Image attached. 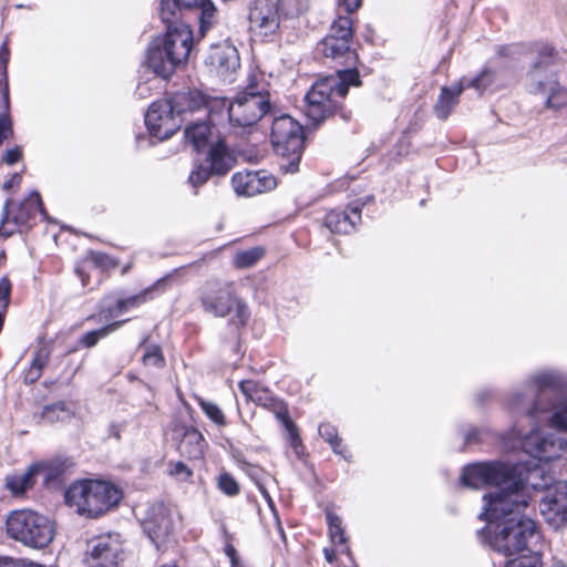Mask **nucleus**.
I'll return each mask as SVG.
<instances>
[{
	"label": "nucleus",
	"instance_id": "1",
	"mask_svg": "<svg viewBox=\"0 0 567 567\" xmlns=\"http://www.w3.org/2000/svg\"><path fill=\"white\" fill-rule=\"evenodd\" d=\"M483 502L478 518L485 526L476 534L484 546L505 557L542 547V527L525 514L529 505L525 489L512 495L489 492L483 495Z\"/></svg>",
	"mask_w": 567,
	"mask_h": 567
},
{
	"label": "nucleus",
	"instance_id": "2",
	"mask_svg": "<svg viewBox=\"0 0 567 567\" xmlns=\"http://www.w3.org/2000/svg\"><path fill=\"white\" fill-rule=\"evenodd\" d=\"M352 38L351 17L339 14L329 33L317 45L318 52L326 58L339 60L340 64L348 68L338 70L336 75L318 80L307 92L303 111L313 126L321 124L339 109V100L348 94L350 85L360 84L359 72L354 68L358 56L351 49Z\"/></svg>",
	"mask_w": 567,
	"mask_h": 567
},
{
	"label": "nucleus",
	"instance_id": "3",
	"mask_svg": "<svg viewBox=\"0 0 567 567\" xmlns=\"http://www.w3.org/2000/svg\"><path fill=\"white\" fill-rule=\"evenodd\" d=\"M71 471V456L59 452L31 463L23 474L6 477V487L16 496L34 487L37 477L41 476V485L49 492H63L64 503L71 506V485L66 486Z\"/></svg>",
	"mask_w": 567,
	"mask_h": 567
},
{
	"label": "nucleus",
	"instance_id": "4",
	"mask_svg": "<svg viewBox=\"0 0 567 567\" xmlns=\"http://www.w3.org/2000/svg\"><path fill=\"white\" fill-rule=\"evenodd\" d=\"M463 487L478 489L483 486H496L495 492L506 495L525 489L526 482L519 467L501 460L473 462L463 466L460 475Z\"/></svg>",
	"mask_w": 567,
	"mask_h": 567
},
{
	"label": "nucleus",
	"instance_id": "5",
	"mask_svg": "<svg viewBox=\"0 0 567 567\" xmlns=\"http://www.w3.org/2000/svg\"><path fill=\"white\" fill-rule=\"evenodd\" d=\"M166 27V34L155 39L147 53V66L164 79H168L187 60L193 45V34L187 25Z\"/></svg>",
	"mask_w": 567,
	"mask_h": 567
},
{
	"label": "nucleus",
	"instance_id": "6",
	"mask_svg": "<svg viewBox=\"0 0 567 567\" xmlns=\"http://www.w3.org/2000/svg\"><path fill=\"white\" fill-rule=\"evenodd\" d=\"M522 427H506L498 434V441L504 451H523L529 456L544 462L553 461L559 456V451L567 447V442L555 437L554 434H544L543 427H530L523 433Z\"/></svg>",
	"mask_w": 567,
	"mask_h": 567
},
{
	"label": "nucleus",
	"instance_id": "7",
	"mask_svg": "<svg viewBox=\"0 0 567 567\" xmlns=\"http://www.w3.org/2000/svg\"><path fill=\"white\" fill-rule=\"evenodd\" d=\"M537 60L528 71L529 91L544 99L545 106L553 111L567 109V87L561 85L555 73L551 71L554 65V49L544 44L538 49Z\"/></svg>",
	"mask_w": 567,
	"mask_h": 567
},
{
	"label": "nucleus",
	"instance_id": "8",
	"mask_svg": "<svg viewBox=\"0 0 567 567\" xmlns=\"http://www.w3.org/2000/svg\"><path fill=\"white\" fill-rule=\"evenodd\" d=\"M79 492L76 512L89 518H99L118 507L124 494L117 485L101 480L73 481V498Z\"/></svg>",
	"mask_w": 567,
	"mask_h": 567
},
{
	"label": "nucleus",
	"instance_id": "9",
	"mask_svg": "<svg viewBox=\"0 0 567 567\" xmlns=\"http://www.w3.org/2000/svg\"><path fill=\"white\" fill-rule=\"evenodd\" d=\"M6 530L10 538L31 548H44L53 539V523L31 509H16L8 514Z\"/></svg>",
	"mask_w": 567,
	"mask_h": 567
},
{
	"label": "nucleus",
	"instance_id": "10",
	"mask_svg": "<svg viewBox=\"0 0 567 567\" xmlns=\"http://www.w3.org/2000/svg\"><path fill=\"white\" fill-rule=\"evenodd\" d=\"M270 138L275 152L281 157L280 171L285 174L298 172L303 148L302 126L289 115L276 116Z\"/></svg>",
	"mask_w": 567,
	"mask_h": 567
},
{
	"label": "nucleus",
	"instance_id": "11",
	"mask_svg": "<svg viewBox=\"0 0 567 567\" xmlns=\"http://www.w3.org/2000/svg\"><path fill=\"white\" fill-rule=\"evenodd\" d=\"M200 301L206 312L224 318L235 308V317L240 324L249 319V310L245 301L234 293L233 282H207Z\"/></svg>",
	"mask_w": 567,
	"mask_h": 567
},
{
	"label": "nucleus",
	"instance_id": "12",
	"mask_svg": "<svg viewBox=\"0 0 567 567\" xmlns=\"http://www.w3.org/2000/svg\"><path fill=\"white\" fill-rule=\"evenodd\" d=\"M564 385L565 381L563 377L556 371L544 370L535 372L525 381L526 390L534 395L533 400L526 402L523 393L515 392L508 399V404L513 410H516L517 413L528 419V410L536 406L539 401L545 405L554 400L548 395V391H560Z\"/></svg>",
	"mask_w": 567,
	"mask_h": 567
},
{
	"label": "nucleus",
	"instance_id": "13",
	"mask_svg": "<svg viewBox=\"0 0 567 567\" xmlns=\"http://www.w3.org/2000/svg\"><path fill=\"white\" fill-rule=\"evenodd\" d=\"M267 114H274L269 93L254 86L238 93L228 106L230 124L237 127L252 126Z\"/></svg>",
	"mask_w": 567,
	"mask_h": 567
},
{
	"label": "nucleus",
	"instance_id": "14",
	"mask_svg": "<svg viewBox=\"0 0 567 567\" xmlns=\"http://www.w3.org/2000/svg\"><path fill=\"white\" fill-rule=\"evenodd\" d=\"M44 214L40 194L33 192L23 202L16 204L7 199L0 220V236L10 237L14 233L29 229L37 218Z\"/></svg>",
	"mask_w": 567,
	"mask_h": 567
},
{
	"label": "nucleus",
	"instance_id": "15",
	"mask_svg": "<svg viewBox=\"0 0 567 567\" xmlns=\"http://www.w3.org/2000/svg\"><path fill=\"white\" fill-rule=\"evenodd\" d=\"M235 158L226 147L224 142H218L210 146L204 161L195 165L190 172L188 182L197 188L204 185L210 176H224L234 166Z\"/></svg>",
	"mask_w": 567,
	"mask_h": 567
},
{
	"label": "nucleus",
	"instance_id": "16",
	"mask_svg": "<svg viewBox=\"0 0 567 567\" xmlns=\"http://www.w3.org/2000/svg\"><path fill=\"white\" fill-rule=\"evenodd\" d=\"M145 124L152 136L164 141L181 128L183 117H179L171 103L163 99L151 104L145 114Z\"/></svg>",
	"mask_w": 567,
	"mask_h": 567
},
{
	"label": "nucleus",
	"instance_id": "17",
	"mask_svg": "<svg viewBox=\"0 0 567 567\" xmlns=\"http://www.w3.org/2000/svg\"><path fill=\"white\" fill-rule=\"evenodd\" d=\"M121 544L111 535L99 536L87 542L85 556L80 567H118Z\"/></svg>",
	"mask_w": 567,
	"mask_h": 567
},
{
	"label": "nucleus",
	"instance_id": "18",
	"mask_svg": "<svg viewBox=\"0 0 567 567\" xmlns=\"http://www.w3.org/2000/svg\"><path fill=\"white\" fill-rule=\"evenodd\" d=\"M142 528L152 544L159 549L174 529L169 508L163 502L152 504L142 520Z\"/></svg>",
	"mask_w": 567,
	"mask_h": 567
},
{
	"label": "nucleus",
	"instance_id": "19",
	"mask_svg": "<svg viewBox=\"0 0 567 567\" xmlns=\"http://www.w3.org/2000/svg\"><path fill=\"white\" fill-rule=\"evenodd\" d=\"M239 389L247 400L271 412L277 422L281 425H295L289 417L287 405L282 401L274 398L268 389L261 386L258 382L254 380H243L239 382Z\"/></svg>",
	"mask_w": 567,
	"mask_h": 567
},
{
	"label": "nucleus",
	"instance_id": "20",
	"mask_svg": "<svg viewBox=\"0 0 567 567\" xmlns=\"http://www.w3.org/2000/svg\"><path fill=\"white\" fill-rule=\"evenodd\" d=\"M532 483L534 491H543V496L539 501L540 512L544 515H553L561 520H567V481H556L553 484Z\"/></svg>",
	"mask_w": 567,
	"mask_h": 567
},
{
	"label": "nucleus",
	"instance_id": "21",
	"mask_svg": "<svg viewBox=\"0 0 567 567\" xmlns=\"http://www.w3.org/2000/svg\"><path fill=\"white\" fill-rule=\"evenodd\" d=\"M231 186L238 196L251 197L276 188V177L267 171H244L231 176Z\"/></svg>",
	"mask_w": 567,
	"mask_h": 567
},
{
	"label": "nucleus",
	"instance_id": "22",
	"mask_svg": "<svg viewBox=\"0 0 567 567\" xmlns=\"http://www.w3.org/2000/svg\"><path fill=\"white\" fill-rule=\"evenodd\" d=\"M205 62L224 80L229 79L240 66L238 51L228 41L210 45Z\"/></svg>",
	"mask_w": 567,
	"mask_h": 567
},
{
	"label": "nucleus",
	"instance_id": "23",
	"mask_svg": "<svg viewBox=\"0 0 567 567\" xmlns=\"http://www.w3.org/2000/svg\"><path fill=\"white\" fill-rule=\"evenodd\" d=\"M278 11V8L267 0L257 1L249 9L250 29L266 37L275 34L279 29Z\"/></svg>",
	"mask_w": 567,
	"mask_h": 567
},
{
	"label": "nucleus",
	"instance_id": "24",
	"mask_svg": "<svg viewBox=\"0 0 567 567\" xmlns=\"http://www.w3.org/2000/svg\"><path fill=\"white\" fill-rule=\"evenodd\" d=\"M528 419L537 423L547 422V425H567V396L545 405L539 401L528 410Z\"/></svg>",
	"mask_w": 567,
	"mask_h": 567
},
{
	"label": "nucleus",
	"instance_id": "25",
	"mask_svg": "<svg viewBox=\"0 0 567 567\" xmlns=\"http://www.w3.org/2000/svg\"><path fill=\"white\" fill-rule=\"evenodd\" d=\"M362 203H352L348 210H331L326 215V226L331 233L350 234L361 220Z\"/></svg>",
	"mask_w": 567,
	"mask_h": 567
},
{
	"label": "nucleus",
	"instance_id": "26",
	"mask_svg": "<svg viewBox=\"0 0 567 567\" xmlns=\"http://www.w3.org/2000/svg\"><path fill=\"white\" fill-rule=\"evenodd\" d=\"M465 84L464 80H460L457 83H454L450 87L443 86L441 89V93L434 106L435 115L445 120L451 114L452 110L458 103V96L464 91Z\"/></svg>",
	"mask_w": 567,
	"mask_h": 567
},
{
	"label": "nucleus",
	"instance_id": "27",
	"mask_svg": "<svg viewBox=\"0 0 567 567\" xmlns=\"http://www.w3.org/2000/svg\"><path fill=\"white\" fill-rule=\"evenodd\" d=\"M183 439L179 444V452L189 460H200L204 457L206 441L198 427H183Z\"/></svg>",
	"mask_w": 567,
	"mask_h": 567
},
{
	"label": "nucleus",
	"instance_id": "28",
	"mask_svg": "<svg viewBox=\"0 0 567 567\" xmlns=\"http://www.w3.org/2000/svg\"><path fill=\"white\" fill-rule=\"evenodd\" d=\"M166 100L179 117L186 112L200 110L205 105L204 96L197 91L177 92Z\"/></svg>",
	"mask_w": 567,
	"mask_h": 567
},
{
	"label": "nucleus",
	"instance_id": "29",
	"mask_svg": "<svg viewBox=\"0 0 567 567\" xmlns=\"http://www.w3.org/2000/svg\"><path fill=\"white\" fill-rule=\"evenodd\" d=\"M200 0H162L159 6L161 20L166 25H181L178 23L182 9H190L198 4Z\"/></svg>",
	"mask_w": 567,
	"mask_h": 567
},
{
	"label": "nucleus",
	"instance_id": "30",
	"mask_svg": "<svg viewBox=\"0 0 567 567\" xmlns=\"http://www.w3.org/2000/svg\"><path fill=\"white\" fill-rule=\"evenodd\" d=\"M320 436L330 445L332 452L336 455L342 457L346 462H352V453L348 446L343 443L342 437L339 436L337 427H318Z\"/></svg>",
	"mask_w": 567,
	"mask_h": 567
},
{
	"label": "nucleus",
	"instance_id": "31",
	"mask_svg": "<svg viewBox=\"0 0 567 567\" xmlns=\"http://www.w3.org/2000/svg\"><path fill=\"white\" fill-rule=\"evenodd\" d=\"M507 558L504 567H544L542 547Z\"/></svg>",
	"mask_w": 567,
	"mask_h": 567
},
{
	"label": "nucleus",
	"instance_id": "32",
	"mask_svg": "<svg viewBox=\"0 0 567 567\" xmlns=\"http://www.w3.org/2000/svg\"><path fill=\"white\" fill-rule=\"evenodd\" d=\"M164 284H165V278H161L157 281H155L152 286H150L148 288L141 291L140 293L132 296L130 298H126V299L118 300L117 301L118 311H121V312L125 311L132 307L140 306V305L146 302L147 300H151L153 298L152 293L155 290L163 287Z\"/></svg>",
	"mask_w": 567,
	"mask_h": 567
},
{
	"label": "nucleus",
	"instance_id": "33",
	"mask_svg": "<svg viewBox=\"0 0 567 567\" xmlns=\"http://www.w3.org/2000/svg\"><path fill=\"white\" fill-rule=\"evenodd\" d=\"M49 359V350L47 347H40L35 353L34 358L29 367V369L24 373V382L28 384H32L38 381L42 374V370L45 367Z\"/></svg>",
	"mask_w": 567,
	"mask_h": 567
},
{
	"label": "nucleus",
	"instance_id": "34",
	"mask_svg": "<svg viewBox=\"0 0 567 567\" xmlns=\"http://www.w3.org/2000/svg\"><path fill=\"white\" fill-rule=\"evenodd\" d=\"M209 133L210 128L206 122H197L186 127L185 137L196 151H199L206 144Z\"/></svg>",
	"mask_w": 567,
	"mask_h": 567
},
{
	"label": "nucleus",
	"instance_id": "35",
	"mask_svg": "<svg viewBox=\"0 0 567 567\" xmlns=\"http://www.w3.org/2000/svg\"><path fill=\"white\" fill-rule=\"evenodd\" d=\"M285 429V440L287 445L292 450L296 457L306 462L308 457V453L306 446L302 442L301 434L299 427H284Z\"/></svg>",
	"mask_w": 567,
	"mask_h": 567
},
{
	"label": "nucleus",
	"instance_id": "36",
	"mask_svg": "<svg viewBox=\"0 0 567 567\" xmlns=\"http://www.w3.org/2000/svg\"><path fill=\"white\" fill-rule=\"evenodd\" d=\"M124 322L125 321H115L101 329L90 331L80 339V343L85 348H92L99 342L100 339L117 330Z\"/></svg>",
	"mask_w": 567,
	"mask_h": 567
},
{
	"label": "nucleus",
	"instance_id": "37",
	"mask_svg": "<svg viewBox=\"0 0 567 567\" xmlns=\"http://www.w3.org/2000/svg\"><path fill=\"white\" fill-rule=\"evenodd\" d=\"M309 0H278V10L287 18H296L308 9Z\"/></svg>",
	"mask_w": 567,
	"mask_h": 567
},
{
	"label": "nucleus",
	"instance_id": "38",
	"mask_svg": "<svg viewBox=\"0 0 567 567\" xmlns=\"http://www.w3.org/2000/svg\"><path fill=\"white\" fill-rule=\"evenodd\" d=\"M68 416L69 411L64 402L47 405L42 412V421L45 423L63 422Z\"/></svg>",
	"mask_w": 567,
	"mask_h": 567
},
{
	"label": "nucleus",
	"instance_id": "39",
	"mask_svg": "<svg viewBox=\"0 0 567 567\" xmlns=\"http://www.w3.org/2000/svg\"><path fill=\"white\" fill-rule=\"evenodd\" d=\"M200 10L199 21H200V32H206L215 22L216 18V8L212 0H200L196 6Z\"/></svg>",
	"mask_w": 567,
	"mask_h": 567
},
{
	"label": "nucleus",
	"instance_id": "40",
	"mask_svg": "<svg viewBox=\"0 0 567 567\" xmlns=\"http://www.w3.org/2000/svg\"><path fill=\"white\" fill-rule=\"evenodd\" d=\"M264 255V249L256 247L239 251L235 255L234 264L238 268H249L254 266Z\"/></svg>",
	"mask_w": 567,
	"mask_h": 567
},
{
	"label": "nucleus",
	"instance_id": "41",
	"mask_svg": "<svg viewBox=\"0 0 567 567\" xmlns=\"http://www.w3.org/2000/svg\"><path fill=\"white\" fill-rule=\"evenodd\" d=\"M495 74L489 69H484L477 76L472 80H464L465 87H472L476 91H484L494 82Z\"/></svg>",
	"mask_w": 567,
	"mask_h": 567
},
{
	"label": "nucleus",
	"instance_id": "42",
	"mask_svg": "<svg viewBox=\"0 0 567 567\" xmlns=\"http://www.w3.org/2000/svg\"><path fill=\"white\" fill-rule=\"evenodd\" d=\"M218 488L227 496H236L240 492V487L236 478L228 472H223L218 476Z\"/></svg>",
	"mask_w": 567,
	"mask_h": 567
},
{
	"label": "nucleus",
	"instance_id": "43",
	"mask_svg": "<svg viewBox=\"0 0 567 567\" xmlns=\"http://www.w3.org/2000/svg\"><path fill=\"white\" fill-rule=\"evenodd\" d=\"M198 404L207 417L217 425H224L225 416L220 408L214 402L198 399Z\"/></svg>",
	"mask_w": 567,
	"mask_h": 567
},
{
	"label": "nucleus",
	"instance_id": "44",
	"mask_svg": "<svg viewBox=\"0 0 567 567\" xmlns=\"http://www.w3.org/2000/svg\"><path fill=\"white\" fill-rule=\"evenodd\" d=\"M142 360L144 365H151L156 368L163 367L165 363V359L161 351V348L157 346L146 347V351L143 354Z\"/></svg>",
	"mask_w": 567,
	"mask_h": 567
},
{
	"label": "nucleus",
	"instance_id": "45",
	"mask_svg": "<svg viewBox=\"0 0 567 567\" xmlns=\"http://www.w3.org/2000/svg\"><path fill=\"white\" fill-rule=\"evenodd\" d=\"M484 430H487V427H470V430L464 434L463 446L460 449V451L463 452L468 447L480 445L483 439Z\"/></svg>",
	"mask_w": 567,
	"mask_h": 567
},
{
	"label": "nucleus",
	"instance_id": "46",
	"mask_svg": "<svg viewBox=\"0 0 567 567\" xmlns=\"http://www.w3.org/2000/svg\"><path fill=\"white\" fill-rule=\"evenodd\" d=\"M168 466V474L179 481L186 482L193 475V471L183 461L169 462Z\"/></svg>",
	"mask_w": 567,
	"mask_h": 567
},
{
	"label": "nucleus",
	"instance_id": "47",
	"mask_svg": "<svg viewBox=\"0 0 567 567\" xmlns=\"http://www.w3.org/2000/svg\"><path fill=\"white\" fill-rule=\"evenodd\" d=\"M329 530L330 539L336 545H342L344 548L341 550L342 554H347L348 556H351L350 547L347 545L348 538L346 536V532L343 526H338Z\"/></svg>",
	"mask_w": 567,
	"mask_h": 567
},
{
	"label": "nucleus",
	"instance_id": "48",
	"mask_svg": "<svg viewBox=\"0 0 567 567\" xmlns=\"http://www.w3.org/2000/svg\"><path fill=\"white\" fill-rule=\"evenodd\" d=\"M13 135L12 121L9 113L0 114V145Z\"/></svg>",
	"mask_w": 567,
	"mask_h": 567
},
{
	"label": "nucleus",
	"instance_id": "49",
	"mask_svg": "<svg viewBox=\"0 0 567 567\" xmlns=\"http://www.w3.org/2000/svg\"><path fill=\"white\" fill-rule=\"evenodd\" d=\"M0 567H44L41 564L33 563L27 559L12 558V557H0Z\"/></svg>",
	"mask_w": 567,
	"mask_h": 567
},
{
	"label": "nucleus",
	"instance_id": "50",
	"mask_svg": "<svg viewBox=\"0 0 567 567\" xmlns=\"http://www.w3.org/2000/svg\"><path fill=\"white\" fill-rule=\"evenodd\" d=\"M225 555L228 557L230 561V567H247L239 557V554L235 546L227 542L224 547Z\"/></svg>",
	"mask_w": 567,
	"mask_h": 567
},
{
	"label": "nucleus",
	"instance_id": "51",
	"mask_svg": "<svg viewBox=\"0 0 567 567\" xmlns=\"http://www.w3.org/2000/svg\"><path fill=\"white\" fill-rule=\"evenodd\" d=\"M362 4V0H338L339 10L343 9L346 14L349 16L355 12Z\"/></svg>",
	"mask_w": 567,
	"mask_h": 567
},
{
	"label": "nucleus",
	"instance_id": "52",
	"mask_svg": "<svg viewBox=\"0 0 567 567\" xmlns=\"http://www.w3.org/2000/svg\"><path fill=\"white\" fill-rule=\"evenodd\" d=\"M9 59H10V50L8 47V41H4L0 48V64L2 68L3 79H7V69H8Z\"/></svg>",
	"mask_w": 567,
	"mask_h": 567
},
{
	"label": "nucleus",
	"instance_id": "53",
	"mask_svg": "<svg viewBox=\"0 0 567 567\" xmlns=\"http://www.w3.org/2000/svg\"><path fill=\"white\" fill-rule=\"evenodd\" d=\"M22 157V151L19 146H16L6 152L2 161L8 165H13L18 163Z\"/></svg>",
	"mask_w": 567,
	"mask_h": 567
},
{
	"label": "nucleus",
	"instance_id": "54",
	"mask_svg": "<svg viewBox=\"0 0 567 567\" xmlns=\"http://www.w3.org/2000/svg\"><path fill=\"white\" fill-rule=\"evenodd\" d=\"M0 85H2V96H1V104L3 107L2 113H9L10 97H9L8 80L3 79L2 81H0Z\"/></svg>",
	"mask_w": 567,
	"mask_h": 567
},
{
	"label": "nucleus",
	"instance_id": "55",
	"mask_svg": "<svg viewBox=\"0 0 567 567\" xmlns=\"http://www.w3.org/2000/svg\"><path fill=\"white\" fill-rule=\"evenodd\" d=\"M326 522L328 525V529H332L334 527L342 525V519L337 514L330 511L326 512Z\"/></svg>",
	"mask_w": 567,
	"mask_h": 567
},
{
	"label": "nucleus",
	"instance_id": "56",
	"mask_svg": "<svg viewBox=\"0 0 567 567\" xmlns=\"http://www.w3.org/2000/svg\"><path fill=\"white\" fill-rule=\"evenodd\" d=\"M94 262L96 265L105 267V268L115 266L113 260L110 257H107L106 255H96L94 258Z\"/></svg>",
	"mask_w": 567,
	"mask_h": 567
},
{
	"label": "nucleus",
	"instance_id": "57",
	"mask_svg": "<svg viewBox=\"0 0 567 567\" xmlns=\"http://www.w3.org/2000/svg\"><path fill=\"white\" fill-rule=\"evenodd\" d=\"M517 47L516 45H508V47H501L498 48V54L499 55H509L516 52Z\"/></svg>",
	"mask_w": 567,
	"mask_h": 567
},
{
	"label": "nucleus",
	"instance_id": "58",
	"mask_svg": "<svg viewBox=\"0 0 567 567\" xmlns=\"http://www.w3.org/2000/svg\"><path fill=\"white\" fill-rule=\"evenodd\" d=\"M324 557L327 559L328 563H333L337 558V555H336V551L334 549H328V548H324Z\"/></svg>",
	"mask_w": 567,
	"mask_h": 567
},
{
	"label": "nucleus",
	"instance_id": "59",
	"mask_svg": "<svg viewBox=\"0 0 567 567\" xmlns=\"http://www.w3.org/2000/svg\"><path fill=\"white\" fill-rule=\"evenodd\" d=\"M260 492H261L262 496L266 498V501L268 502L269 506L271 508H274V502H272L269 493L265 488H260Z\"/></svg>",
	"mask_w": 567,
	"mask_h": 567
},
{
	"label": "nucleus",
	"instance_id": "60",
	"mask_svg": "<svg viewBox=\"0 0 567 567\" xmlns=\"http://www.w3.org/2000/svg\"><path fill=\"white\" fill-rule=\"evenodd\" d=\"M19 179H20V177H19L18 175H14V176H13V178H12V181L6 182V183L3 184V188H4V189H9V188L11 187L12 182H14V181H19Z\"/></svg>",
	"mask_w": 567,
	"mask_h": 567
},
{
	"label": "nucleus",
	"instance_id": "61",
	"mask_svg": "<svg viewBox=\"0 0 567 567\" xmlns=\"http://www.w3.org/2000/svg\"><path fill=\"white\" fill-rule=\"evenodd\" d=\"M278 533H279V535L281 536L282 539L286 538L284 528H282V526L280 524H278Z\"/></svg>",
	"mask_w": 567,
	"mask_h": 567
},
{
	"label": "nucleus",
	"instance_id": "62",
	"mask_svg": "<svg viewBox=\"0 0 567 567\" xmlns=\"http://www.w3.org/2000/svg\"><path fill=\"white\" fill-rule=\"evenodd\" d=\"M550 567H567L566 565H564L563 563H555L553 566Z\"/></svg>",
	"mask_w": 567,
	"mask_h": 567
},
{
	"label": "nucleus",
	"instance_id": "63",
	"mask_svg": "<svg viewBox=\"0 0 567 567\" xmlns=\"http://www.w3.org/2000/svg\"><path fill=\"white\" fill-rule=\"evenodd\" d=\"M556 430H558L559 432H563V433H567V426H564V427H555Z\"/></svg>",
	"mask_w": 567,
	"mask_h": 567
},
{
	"label": "nucleus",
	"instance_id": "64",
	"mask_svg": "<svg viewBox=\"0 0 567 567\" xmlns=\"http://www.w3.org/2000/svg\"><path fill=\"white\" fill-rule=\"evenodd\" d=\"M16 8H17V9H22V8H25V6H23V4H17V6H16Z\"/></svg>",
	"mask_w": 567,
	"mask_h": 567
}]
</instances>
